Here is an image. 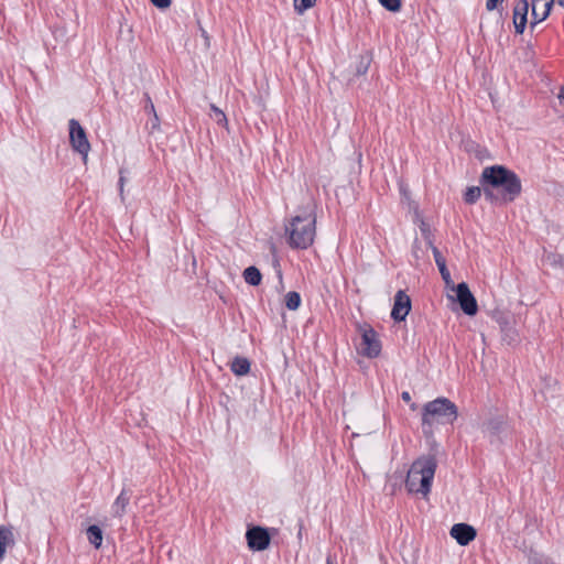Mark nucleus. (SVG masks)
<instances>
[{
	"label": "nucleus",
	"instance_id": "aec40b11",
	"mask_svg": "<svg viewBox=\"0 0 564 564\" xmlns=\"http://www.w3.org/2000/svg\"><path fill=\"white\" fill-rule=\"evenodd\" d=\"M87 539L96 547H100L102 542V531L98 525H90L87 529Z\"/></svg>",
	"mask_w": 564,
	"mask_h": 564
},
{
	"label": "nucleus",
	"instance_id": "39448f33",
	"mask_svg": "<svg viewBox=\"0 0 564 564\" xmlns=\"http://www.w3.org/2000/svg\"><path fill=\"white\" fill-rule=\"evenodd\" d=\"M357 332L359 336L355 343L357 352L370 359L377 358L382 348L378 333L367 323H358Z\"/></svg>",
	"mask_w": 564,
	"mask_h": 564
},
{
	"label": "nucleus",
	"instance_id": "dca6fc26",
	"mask_svg": "<svg viewBox=\"0 0 564 564\" xmlns=\"http://www.w3.org/2000/svg\"><path fill=\"white\" fill-rule=\"evenodd\" d=\"M14 543L13 532L10 527L0 525V561L4 557L7 546Z\"/></svg>",
	"mask_w": 564,
	"mask_h": 564
},
{
	"label": "nucleus",
	"instance_id": "c756f323",
	"mask_svg": "<svg viewBox=\"0 0 564 564\" xmlns=\"http://www.w3.org/2000/svg\"><path fill=\"white\" fill-rule=\"evenodd\" d=\"M419 228L421 231V235L423 238H431L433 237V231L431 229V226L423 219H420Z\"/></svg>",
	"mask_w": 564,
	"mask_h": 564
},
{
	"label": "nucleus",
	"instance_id": "a211bd4d",
	"mask_svg": "<svg viewBox=\"0 0 564 564\" xmlns=\"http://www.w3.org/2000/svg\"><path fill=\"white\" fill-rule=\"evenodd\" d=\"M243 279L246 283L252 286H258L262 281V274L260 270L250 265L243 270Z\"/></svg>",
	"mask_w": 564,
	"mask_h": 564
},
{
	"label": "nucleus",
	"instance_id": "2eb2a0df",
	"mask_svg": "<svg viewBox=\"0 0 564 564\" xmlns=\"http://www.w3.org/2000/svg\"><path fill=\"white\" fill-rule=\"evenodd\" d=\"M130 496L123 489L112 503L111 510L113 517L121 518L126 513L127 506L129 505Z\"/></svg>",
	"mask_w": 564,
	"mask_h": 564
},
{
	"label": "nucleus",
	"instance_id": "9d476101",
	"mask_svg": "<svg viewBox=\"0 0 564 564\" xmlns=\"http://www.w3.org/2000/svg\"><path fill=\"white\" fill-rule=\"evenodd\" d=\"M529 2L519 0L513 8V25L517 34H522L528 24Z\"/></svg>",
	"mask_w": 564,
	"mask_h": 564
},
{
	"label": "nucleus",
	"instance_id": "c9c22d12",
	"mask_svg": "<svg viewBox=\"0 0 564 564\" xmlns=\"http://www.w3.org/2000/svg\"><path fill=\"white\" fill-rule=\"evenodd\" d=\"M152 115H153V120L151 121V128L155 129L159 127L160 120H159L156 112H153Z\"/></svg>",
	"mask_w": 564,
	"mask_h": 564
},
{
	"label": "nucleus",
	"instance_id": "4468645a",
	"mask_svg": "<svg viewBox=\"0 0 564 564\" xmlns=\"http://www.w3.org/2000/svg\"><path fill=\"white\" fill-rule=\"evenodd\" d=\"M433 257H434V260H435V263L438 268V271L441 273V276L443 279V281L446 283V284H449L452 282V276H451V272L449 270L447 269V265H446V260L445 258L442 256L441 251L438 250V248H433Z\"/></svg>",
	"mask_w": 564,
	"mask_h": 564
},
{
	"label": "nucleus",
	"instance_id": "b1692460",
	"mask_svg": "<svg viewBox=\"0 0 564 564\" xmlns=\"http://www.w3.org/2000/svg\"><path fill=\"white\" fill-rule=\"evenodd\" d=\"M545 261L554 268L564 269V254L551 252L545 256Z\"/></svg>",
	"mask_w": 564,
	"mask_h": 564
},
{
	"label": "nucleus",
	"instance_id": "72a5a7b5",
	"mask_svg": "<svg viewBox=\"0 0 564 564\" xmlns=\"http://www.w3.org/2000/svg\"><path fill=\"white\" fill-rule=\"evenodd\" d=\"M420 249H421L420 242H419V240H417V239H415V240L413 241V245H412V254H413V257H414L416 260H419V259H420V254H419Z\"/></svg>",
	"mask_w": 564,
	"mask_h": 564
},
{
	"label": "nucleus",
	"instance_id": "473e14b6",
	"mask_svg": "<svg viewBox=\"0 0 564 564\" xmlns=\"http://www.w3.org/2000/svg\"><path fill=\"white\" fill-rule=\"evenodd\" d=\"M124 170L121 169L119 171V181H118V185H119V191H120V194L122 195L123 193V186H124V183H126V176H124Z\"/></svg>",
	"mask_w": 564,
	"mask_h": 564
},
{
	"label": "nucleus",
	"instance_id": "f03ea898",
	"mask_svg": "<svg viewBox=\"0 0 564 564\" xmlns=\"http://www.w3.org/2000/svg\"><path fill=\"white\" fill-rule=\"evenodd\" d=\"M316 215L314 208L307 207L294 216L285 227L289 232V245L293 249H307L314 242L316 234Z\"/></svg>",
	"mask_w": 564,
	"mask_h": 564
},
{
	"label": "nucleus",
	"instance_id": "ea45409f",
	"mask_svg": "<svg viewBox=\"0 0 564 564\" xmlns=\"http://www.w3.org/2000/svg\"><path fill=\"white\" fill-rule=\"evenodd\" d=\"M326 564H335V563H334V561L332 560V557H329V556H328V557H327V560H326Z\"/></svg>",
	"mask_w": 564,
	"mask_h": 564
},
{
	"label": "nucleus",
	"instance_id": "f257e3e1",
	"mask_svg": "<svg viewBox=\"0 0 564 564\" xmlns=\"http://www.w3.org/2000/svg\"><path fill=\"white\" fill-rule=\"evenodd\" d=\"M479 183L485 199L491 204L502 205L513 202L522 192L520 177L505 165H491L482 170Z\"/></svg>",
	"mask_w": 564,
	"mask_h": 564
},
{
	"label": "nucleus",
	"instance_id": "0eeeda50",
	"mask_svg": "<svg viewBox=\"0 0 564 564\" xmlns=\"http://www.w3.org/2000/svg\"><path fill=\"white\" fill-rule=\"evenodd\" d=\"M455 300L459 304L460 310L468 316H474L478 311L477 301L470 292L466 282H460L454 289Z\"/></svg>",
	"mask_w": 564,
	"mask_h": 564
},
{
	"label": "nucleus",
	"instance_id": "ddd939ff",
	"mask_svg": "<svg viewBox=\"0 0 564 564\" xmlns=\"http://www.w3.org/2000/svg\"><path fill=\"white\" fill-rule=\"evenodd\" d=\"M499 326L502 333V340L505 343L508 345H513L519 340L517 319H500Z\"/></svg>",
	"mask_w": 564,
	"mask_h": 564
},
{
	"label": "nucleus",
	"instance_id": "2f4dec72",
	"mask_svg": "<svg viewBox=\"0 0 564 564\" xmlns=\"http://www.w3.org/2000/svg\"><path fill=\"white\" fill-rule=\"evenodd\" d=\"M150 1L155 8L160 9V10L170 8V6L172 3V0H150Z\"/></svg>",
	"mask_w": 564,
	"mask_h": 564
},
{
	"label": "nucleus",
	"instance_id": "c85d7f7f",
	"mask_svg": "<svg viewBox=\"0 0 564 564\" xmlns=\"http://www.w3.org/2000/svg\"><path fill=\"white\" fill-rule=\"evenodd\" d=\"M210 109L214 112V118L218 124H220V126L227 124L226 115L224 113V111L221 109H219L215 105H210Z\"/></svg>",
	"mask_w": 564,
	"mask_h": 564
},
{
	"label": "nucleus",
	"instance_id": "6ab92c4d",
	"mask_svg": "<svg viewBox=\"0 0 564 564\" xmlns=\"http://www.w3.org/2000/svg\"><path fill=\"white\" fill-rule=\"evenodd\" d=\"M372 62V55L369 52L360 54L355 67V74L361 76L367 74L370 64Z\"/></svg>",
	"mask_w": 564,
	"mask_h": 564
},
{
	"label": "nucleus",
	"instance_id": "423d86ee",
	"mask_svg": "<svg viewBox=\"0 0 564 564\" xmlns=\"http://www.w3.org/2000/svg\"><path fill=\"white\" fill-rule=\"evenodd\" d=\"M68 129L72 149L83 155L84 160H86L90 151V143L85 129L76 119H70L68 121Z\"/></svg>",
	"mask_w": 564,
	"mask_h": 564
},
{
	"label": "nucleus",
	"instance_id": "5701e85b",
	"mask_svg": "<svg viewBox=\"0 0 564 564\" xmlns=\"http://www.w3.org/2000/svg\"><path fill=\"white\" fill-rule=\"evenodd\" d=\"M481 192H484L482 186H470L467 187L464 194V202L468 205L475 204L479 197L481 196Z\"/></svg>",
	"mask_w": 564,
	"mask_h": 564
},
{
	"label": "nucleus",
	"instance_id": "9b49d317",
	"mask_svg": "<svg viewBox=\"0 0 564 564\" xmlns=\"http://www.w3.org/2000/svg\"><path fill=\"white\" fill-rule=\"evenodd\" d=\"M451 536L457 541L459 545H467L476 538V530L466 523H456L451 529Z\"/></svg>",
	"mask_w": 564,
	"mask_h": 564
},
{
	"label": "nucleus",
	"instance_id": "6e6552de",
	"mask_svg": "<svg viewBox=\"0 0 564 564\" xmlns=\"http://www.w3.org/2000/svg\"><path fill=\"white\" fill-rule=\"evenodd\" d=\"M508 427L507 416L500 413H492L482 423V432L494 442V438L499 437Z\"/></svg>",
	"mask_w": 564,
	"mask_h": 564
},
{
	"label": "nucleus",
	"instance_id": "f3484780",
	"mask_svg": "<svg viewBox=\"0 0 564 564\" xmlns=\"http://www.w3.org/2000/svg\"><path fill=\"white\" fill-rule=\"evenodd\" d=\"M230 369L236 376H246L250 371V362L247 358L237 356L234 358Z\"/></svg>",
	"mask_w": 564,
	"mask_h": 564
},
{
	"label": "nucleus",
	"instance_id": "7c9ffc66",
	"mask_svg": "<svg viewBox=\"0 0 564 564\" xmlns=\"http://www.w3.org/2000/svg\"><path fill=\"white\" fill-rule=\"evenodd\" d=\"M143 97H144V111L149 115L156 112L150 95L148 93H145Z\"/></svg>",
	"mask_w": 564,
	"mask_h": 564
},
{
	"label": "nucleus",
	"instance_id": "1a4fd4ad",
	"mask_svg": "<svg viewBox=\"0 0 564 564\" xmlns=\"http://www.w3.org/2000/svg\"><path fill=\"white\" fill-rule=\"evenodd\" d=\"M248 546L253 551H263L270 544V535L267 529L253 527L246 533Z\"/></svg>",
	"mask_w": 564,
	"mask_h": 564
},
{
	"label": "nucleus",
	"instance_id": "a878e982",
	"mask_svg": "<svg viewBox=\"0 0 564 564\" xmlns=\"http://www.w3.org/2000/svg\"><path fill=\"white\" fill-rule=\"evenodd\" d=\"M379 3L390 12H399L401 10V0H378Z\"/></svg>",
	"mask_w": 564,
	"mask_h": 564
},
{
	"label": "nucleus",
	"instance_id": "a19ab883",
	"mask_svg": "<svg viewBox=\"0 0 564 564\" xmlns=\"http://www.w3.org/2000/svg\"><path fill=\"white\" fill-rule=\"evenodd\" d=\"M557 3L564 8V0H557Z\"/></svg>",
	"mask_w": 564,
	"mask_h": 564
},
{
	"label": "nucleus",
	"instance_id": "58836bf2",
	"mask_svg": "<svg viewBox=\"0 0 564 564\" xmlns=\"http://www.w3.org/2000/svg\"><path fill=\"white\" fill-rule=\"evenodd\" d=\"M401 398L405 402H410V400H411V395H410V393L408 391H403L402 394H401Z\"/></svg>",
	"mask_w": 564,
	"mask_h": 564
},
{
	"label": "nucleus",
	"instance_id": "cd10ccee",
	"mask_svg": "<svg viewBox=\"0 0 564 564\" xmlns=\"http://www.w3.org/2000/svg\"><path fill=\"white\" fill-rule=\"evenodd\" d=\"M541 1H542V3H541L542 11H541V15H539V20H541V22H542L549 18L555 0H541Z\"/></svg>",
	"mask_w": 564,
	"mask_h": 564
},
{
	"label": "nucleus",
	"instance_id": "f8f14e48",
	"mask_svg": "<svg viewBox=\"0 0 564 564\" xmlns=\"http://www.w3.org/2000/svg\"><path fill=\"white\" fill-rule=\"evenodd\" d=\"M411 311V299L402 290L398 291L394 295L393 306L390 317H406Z\"/></svg>",
	"mask_w": 564,
	"mask_h": 564
},
{
	"label": "nucleus",
	"instance_id": "bb28decb",
	"mask_svg": "<svg viewBox=\"0 0 564 564\" xmlns=\"http://www.w3.org/2000/svg\"><path fill=\"white\" fill-rule=\"evenodd\" d=\"M529 562L530 564H551L546 556L532 550L529 553Z\"/></svg>",
	"mask_w": 564,
	"mask_h": 564
},
{
	"label": "nucleus",
	"instance_id": "393cba45",
	"mask_svg": "<svg viewBox=\"0 0 564 564\" xmlns=\"http://www.w3.org/2000/svg\"><path fill=\"white\" fill-rule=\"evenodd\" d=\"M316 0H294V9L299 14L304 13L306 10L313 8Z\"/></svg>",
	"mask_w": 564,
	"mask_h": 564
},
{
	"label": "nucleus",
	"instance_id": "e433bc0d",
	"mask_svg": "<svg viewBox=\"0 0 564 564\" xmlns=\"http://www.w3.org/2000/svg\"><path fill=\"white\" fill-rule=\"evenodd\" d=\"M427 247L433 251V248H437L435 245H434V236L431 237V238H424Z\"/></svg>",
	"mask_w": 564,
	"mask_h": 564
},
{
	"label": "nucleus",
	"instance_id": "412c9836",
	"mask_svg": "<svg viewBox=\"0 0 564 564\" xmlns=\"http://www.w3.org/2000/svg\"><path fill=\"white\" fill-rule=\"evenodd\" d=\"M541 0H531V21H530V30L533 31L535 26L541 23L539 20V15H541L542 7Z\"/></svg>",
	"mask_w": 564,
	"mask_h": 564
},
{
	"label": "nucleus",
	"instance_id": "4c0bfd02",
	"mask_svg": "<svg viewBox=\"0 0 564 564\" xmlns=\"http://www.w3.org/2000/svg\"><path fill=\"white\" fill-rule=\"evenodd\" d=\"M557 98H558L560 105L564 107V87H561Z\"/></svg>",
	"mask_w": 564,
	"mask_h": 564
},
{
	"label": "nucleus",
	"instance_id": "4be33fe9",
	"mask_svg": "<svg viewBox=\"0 0 564 564\" xmlns=\"http://www.w3.org/2000/svg\"><path fill=\"white\" fill-rule=\"evenodd\" d=\"M301 295L296 291H290L284 296V304L290 311H295L301 305Z\"/></svg>",
	"mask_w": 564,
	"mask_h": 564
},
{
	"label": "nucleus",
	"instance_id": "7ed1b4c3",
	"mask_svg": "<svg viewBox=\"0 0 564 564\" xmlns=\"http://www.w3.org/2000/svg\"><path fill=\"white\" fill-rule=\"evenodd\" d=\"M436 467V458L432 455L421 456L415 459L405 479V487L409 492L426 496L431 491Z\"/></svg>",
	"mask_w": 564,
	"mask_h": 564
},
{
	"label": "nucleus",
	"instance_id": "f704fd0d",
	"mask_svg": "<svg viewBox=\"0 0 564 564\" xmlns=\"http://www.w3.org/2000/svg\"><path fill=\"white\" fill-rule=\"evenodd\" d=\"M499 1L500 0H487V2H486L487 10L492 11L494 9H496Z\"/></svg>",
	"mask_w": 564,
	"mask_h": 564
},
{
	"label": "nucleus",
	"instance_id": "20e7f679",
	"mask_svg": "<svg viewBox=\"0 0 564 564\" xmlns=\"http://www.w3.org/2000/svg\"><path fill=\"white\" fill-rule=\"evenodd\" d=\"M458 416V410L449 399L441 397L423 406L422 424L432 426L435 422L452 424Z\"/></svg>",
	"mask_w": 564,
	"mask_h": 564
}]
</instances>
